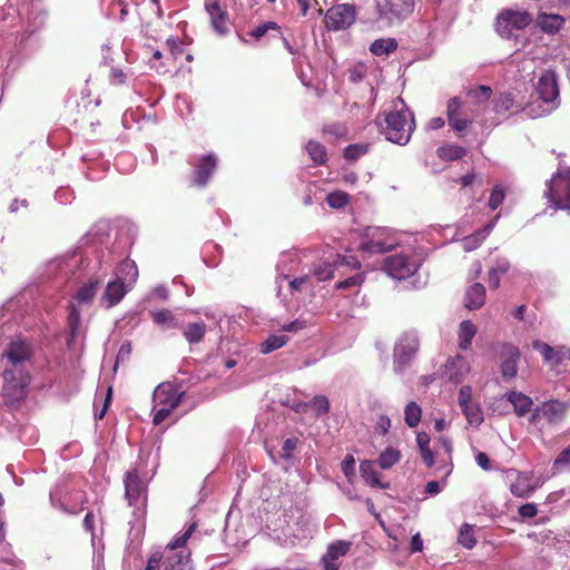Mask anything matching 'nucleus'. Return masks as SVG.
I'll return each mask as SVG.
<instances>
[{
    "label": "nucleus",
    "instance_id": "obj_10",
    "mask_svg": "<svg viewBox=\"0 0 570 570\" xmlns=\"http://www.w3.org/2000/svg\"><path fill=\"white\" fill-rule=\"evenodd\" d=\"M126 488V500L129 505L135 507L134 514L137 518L144 515L146 513L147 507V490L141 479L139 478L136 470L128 471L126 473L125 480Z\"/></svg>",
    "mask_w": 570,
    "mask_h": 570
},
{
    "label": "nucleus",
    "instance_id": "obj_26",
    "mask_svg": "<svg viewBox=\"0 0 570 570\" xmlns=\"http://www.w3.org/2000/svg\"><path fill=\"white\" fill-rule=\"evenodd\" d=\"M127 293V288L121 282V279H114L109 282L106 286L105 293L102 295V302L106 303L107 307H111L117 305L125 297Z\"/></svg>",
    "mask_w": 570,
    "mask_h": 570
},
{
    "label": "nucleus",
    "instance_id": "obj_56",
    "mask_svg": "<svg viewBox=\"0 0 570 570\" xmlns=\"http://www.w3.org/2000/svg\"><path fill=\"white\" fill-rule=\"evenodd\" d=\"M298 443L297 438H288L283 441V448L281 452V456L285 459H289L293 455V452Z\"/></svg>",
    "mask_w": 570,
    "mask_h": 570
},
{
    "label": "nucleus",
    "instance_id": "obj_35",
    "mask_svg": "<svg viewBox=\"0 0 570 570\" xmlns=\"http://www.w3.org/2000/svg\"><path fill=\"white\" fill-rule=\"evenodd\" d=\"M100 284V279H89L88 283L86 284H82L81 287L78 288L76 295H75V299L76 302L78 303H90L91 301H94L96 294H97V288Z\"/></svg>",
    "mask_w": 570,
    "mask_h": 570
},
{
    "label": "nucleus",
    "instance_id": "obj_4",
    "mask_svg": "<svg viewBox=\"0 0 570 570\" xmlns=\"http://www.w3.org/2000/svg\"><path fill=\"white\" fill-rule=\"evenodd\" d=\"M185 391H179L176 385L170 382H163L155 387L153 394V422L155 425L164 422L170 416L173 410L178 406Z\"/></svg>",
    "mask_w": 570,
    "mask_h": 570
},
{
    "label": "nucleus",
    "instance_id": "obj_47",
    "mask_svg": "<svg viewBox=\"0 0 570 570\" xmlns=\"http://www.w3.org/2000/svg\"><path fill=\"white\" fill-rule=\"evenodd\" d=\"M350 196L345 191H332L326 196V203L332 208H343L348 204Z\"/></svg>",
    "mask_w": 570,
    "mask_h": 570
},
{
    "label": "nucleus",
    "instance_id": "obj_58",
    "mask_svg": "<svg viewBox=\"0 0 570 570\" xmlns=\"http://www.w3.org/2000/svg\"><path fill=\"white\" fill-rule=\"evenodd\" d=\"M363 275L355 274L352 277L345 278L342 282L336 284V288H350V287H358V285L363 284Z\"/></svg>",
    "mask_w": 570,
    "mask_h": 570
},
{
    "label": "nucleus",
    "instance_id": "obj_27",
    "mask_svg": "<svg viewBox=\"0 0 570 570\" xmlns=\"http://www.w3.org/2000/svg\"><path fill=\"white\" fill-rule=\"evenodd\" d=\"M360 473L362 479L365 483L368 484V487L372 488H381V489H387L390 488V483H383L380 480V473L375 469V464L373 461L364 460L360 464Z\"/></svg>",
    "mask_w": 570,
    "mask_h": 570
},
{
    "label": "nucleus",
    "instance_id": "obj_38",
    "mask_svg": "<svg viewBox=\"0 0 570 570\" xmlns=\"http://www.w3.org/2000/svg\"><path fill=\"white\" fill-rule=\"evenodd\" d=\"M436 154L441 159L455 160L466 155V149L459 145H443L438 148Z\"/></svg>",
    "mask_w": 570,
    "mask_h": 570
},
{
    "label": "nucleus",
    "instance_id": "obj_11",
    "mask_svg": "<svg viewBox=\"0 0 570 570\" xmlns=\"http://www.w3.org/2000/svg\"><path fill=\"white\" fill-rule=\"evenodd\" d=\"M532 22V17L527 11H514V9H505L497 18L495 29L501 37L510 39L515 36L517 31L523 30Z\"/></svg>",
    "mask_w": 570,
    "mask_h": 570
},
{
    "label": "nucleus",
    "instance_id": "obj_55",
    "mask_svg": "<svg viewBox=\"0 0 570 570\" xmlns=\"http://www.w3.org/2000/svg\"><path fill=\"white\" fill-rule=\"evenodd\" d=\"M278 28L277 22L268 21L257 26L250 31V35L256 37V39H259V37L265 36L268 30H278Z\"/></svg>",
    "mask_w": 570,
    "mask_h": 570
},
{
    "label": "nucleus",
    "instance_id": "obj_39",
    "mask_svg": "<svg viewBox=\"0 0 570 570\" xmlns=\"http://www.w3.org/2000/svg\"><path fill=\"white\" fill-rule=\"evenodd\" d=\"M288 342V336L284 335V333H272L266 340L262 343V352L263 354H269V352L278 350L286 345Z\"/></svg>",
    "mask_w": 570,
    "mask_h": 570
},
{
    "label": "nucleus",
    "instance_id": "obj_28",
    "mask_svg": "<svg viewBox=\"0 0 570 570\" xmlns=\"http://www.w3.org/2000/svg\"><path fill=\"white\" fill-rule=\"evenodd\" d=\"M487 288L481 283H474L466 289L465 307L468 309H480L485 302Z\"/></svg>",
    "mask_w": 570,
    "mask_h": 570
},
{
    "label": "nucleus",
    "instance_id": "obj_7",
    "mask_svg": "<svg viewBox=\"0 0 570 570\" xmlns=\"http://www.w3.org/2000/svg\"><path fill=\"white\" fill-rule=\"evenodd\" d=\"M29 382V371L18 373V371H12V368H3L2 396L6 402L13 405L26 399Z\"/></svg>",
    "mask_w": 570,
    "mask_h": 570
},
{
    "label": "nucleus",
    "instance_id": "obj_36",
    "mask_svg": "<svg viewBox=\"0 0 570 570\" xmlns=\"http://www.w3.org/2000/svg\"><path fill=\"white\" fill-rule=\"evenodd\" d=\"M476 333V326L469 320H464L460 323L459 327V346L461 350H468L472 340Z\"/></svg>",
    "mask_w": 570,
    "mask_h": 570
},
{
    "label": "nucleus",
    "instance_id": "obj_31",
    "mask_svg": "<svg viewBox=\"0 0 570 570\" xmlns=\"http://www.w3.org/2000/svg\"><path fill=\"white\" fill-rule=\"evenodd\" d=\"M153 322L165 328H180L183 324L169 309H156L151 312Z\"/></svg>",
    "mask_w": 570,
    "mask_h": 570
},
{
    "label": "nucleus",
    "instance_id": "obj_59",
    "mask_svg": "<svg viewBox=\"0 0 570 570\" xmlns=\"http://www.w3.org/2000/svg\"><path fill=\"white\" fill-rule=\"evenodd\" d=\"M342 471L345 478H352L355 474V460L353 455H346L342 462Z\"/></svg>",
    "mask_w": 570,
    "mask_h": 570
},
{
    "label": "nucleus",
    "instance_id": "obj_41",
    "mask_svg": "<svg viewBox=\"0 0 570 570\" xmlns=\"http://www.w3.org/2000/svg\"><path fill=\"white\" fill-rule=\"evenodd\" d=\"M68 324H69L71 341H76V338L78 336H80L81 320H80V314H79L76 305L73 304V302L69 303Z\"/></svg>",
    "mask_w": 570,
    "mask_h": 570
},
{
    "label": "nucleus",
    "instance_id": "obj_49",
    "mask_svg": "<svg viewBox=\"0 0 570 570\" xmlns=\"http://www.w3.org/2000/svg\"><path fill=\"white\" fill-rule=\"evenodd\" d=\"M504 197H505V191L502 188V186H499V185L494 186L490 194L489 200H488L489 207L492 209L499 208L501 203L504 200Z\"/></svg>",
    "mask_w": 570,
    "mask_h": 570
},
{
    "label": "nucleus",
    "instance_id": "obj_18",
    "mask_svg": "<svg viewBox=\"0 0 570 570\" xmlns=\"http://www.w3.org/2000/svg\"><path fill=\"white\" fill-rule=\"evenodd\" d=\"M532 348L538 351L539 354H541L543 362L552 368L559 367L567 356L570 358V348H566V346L562 345L552 346L547 344V342L537 340L532 342Z\"/></svg>",
    "mask_w": 570,
    "mask_h": 570
},
{
    "label": "nucleus",
    "instance_id": "obj_13",
    "mask_svg": "<svg viewBox=\"0 0 570 570\" xmlns=\"http://www.w3.org/2000/svg\"><path fill=\"white\" fill-rule=\"evenodd\" d=\"M294 266H296L295 259L291 256H283L278 262L276 269V283L278 284V294H281V289L283 287V282L286 281L288 284V288L292 294L296 292H301L311 279V274H303L298 277H293L292 272L294 271Z\"/></svg>",
    "mask_w": 570,
    "mask_h": 570
},
{
    "label": "nucleus",
    "instance_id": "obj_16",
    "mask_svg": "<svg viewBox=\"0 0 570 570\" xmlns=\"http://www.w3.org/2000/svg\"><path fill=\"white\" fill-rule=\"evenodd\" d=\"M507 478L510 482V492L514 497L529 498L540 487V482L534 479L532 473L508 470Z\"/></svg>",
    "mask_w": 570,
    "mask_h": 570
},
{
    "label": "nucleus",
    "instance_id": "obj_52",
    "mask_svg": "<svg viewBox=\"0 0 570 570\" xmlns=\"http://www.w3.org/2000/svg\"><path fill=\"white\" fill-rule=\"evenodd\" d=\"M119 274H126L130 281H135L138 277V268L134 261H124L119 265Z\"/></svg>",
    "mask_w": 570,
    "mask_h": 570
},
{
    "label": "nucleus",
    "instance_id": "obj_54",
    "mask_svg": "<svg viewBox=\"0 0 570 570\" xmlns=\"http://www.w3.org/2000/svg\"><path fill=\"white\" fill-rule=\"evenodd\" d=\"M0 563H4L9 568L17 567V559L9 543H7V548H2V551L0 552Z\"/></svg>",
    "mask_w": 570,
    "mask_h": 570
},
{
    "label": "nucleus",
    "instance_id": "obj_20",
    "mask_svg": "<svg viewBox=\"0 0 570 570\" xmlns=\"http://www.w3.org/2000/svg\"><path fill=\"white\" fill-rule=\"evenodd\" d=\"M217 164L218 157L215 154H208L199 158L195 164L193 183L198 187L206 186Z\"/></svg>",
    "mask_w": 570,
    "mask_h": 570
},
{
    "label": "nucleus",
    "instance_id": "obj_17",
    "mask_svg": "<svg viewBox=\"0 0 570 570\" xmlns=\"http://www.w3.org/2000/svg\"><path fill=\"white\" fill-rule=\"evenodd\" d=\"M342 265H352L354 267L361 266L358 261H356L353 256L346 257L342 255H335L332 261H322L315 264L309 271V274L312 272V275L317 281H326L332 278L335 267Z\"/></svg>",
    "mask_w": 570,
    "mask_h": 570
},
{
    "label": "nucleus",
    "instance_id": "obj_21",
    "mask_svg": "<svg viewBox=\"0 0 570 570\" xmlns=\"http://www.w3.org/2000/svg\"><path fill=\"white\" fill-rule=\"evenodd\" d=\"M205 10L209 17L213 29L218 35L228 31V13L222 8L218 0H205Z\"/></svg>",
    "mask_w": 570,
    "mask_h": 570
},
{
    "label": "nucleus",
    "instance_id": "obj_3",
    "mask_svg": "<svg viewBox=\"0 0 570 570\" xmlns=\"http://www.w3.org/2000/svg\"><path fill=\"white\" fill-rule=\"evenodd\" d=\"M535 92L538 94L541 105H531L528 108V115L532 117L548 115L560 106V89L554 71H543L535 85Z\"/></svg>",
    "mask_w": 570,
    "mask_h": 570
},
{
    "label": "nucleus",
    "instance_id": "obj_51",
    "mask_svg": "<svg viewBox=\"0 0 570 570\" xmlns=\"http://www.w3.org/2000/svg\"><path fill=\"white\" fill-rule=\"evenodd\" d=\"M367 150V145H348L344 149V156L346 159L355 160L358 159L360 156L365 155Z\"/></svg>",
    "mask_w": 570,
    "mask_h": 570
},
{
    "label": "nucleus",
    "instance_id": "obj_46",
    "mask_svg": "<svg viewBox=\"0 0 570 570\" xmlns=\"http://www.w3.org/2000/svg\"><path fill=\"white\" fill-rule=\"evenodd\" d=\"M459 542L461 546L465 547V549H473L476 542L474 531L468 523L462 525L459 531Z\"/></svg>",
    "mask_w": 570,
    "mask_h": 570
},
{
    "label": "nucleus",
    "instance_id": "obj_33",
    "mask_svg": "<svg viewBox=\"0 0 570 570\" xmlns=\"http://www.w3.org/2000/svg\"><path fill=\"white\" fill-rule=\"evenodd\" d=\"M206 333V323L195 322L188 323L183 327V337L189 343H199Z\"/></svg>",
    "mask_w": 570,
    "mask_h": 570
},
{
    "label": "nucleus",
    "instance_id": "obj_61",
    "mask_svg": "<svg viewBox=\"0 0 570 570\" xmlns=\"http://www.w3.org/2000/svg\"><path fill=\"white\" fill-rule=\"evenodd\" d=\"M537 513V505L532 503L522 504L519 509V514L524 519L534 518Z\"/></svg>",
    "mask_w": 570,
    "mask_h": 570
},
{
    "label": "nucleus",
    "instance_id": "obj_60",
    "mask_svg": "<svg viewBox=\"0 0 570 570\" xmlns=\"http://www.w3.org/2000/svg\"><path fill=\"white\" fill-rule=\"evenodd\" d=\"M312 405L321 413H326L330 410V402L325 395H315V397L312 399Z\"/></svg>",
    "mask_w": 570,
    "mask_h": 570
},
{
    "label": "nucleus",
    "instance_id": "obj_30",
    "mask_svg": "<svg viewBox=\"0 0 570 570\" xmlns=\"http://www.w3.org/2000/svg\"><path fill=\"white\" fill-rule=\"evenodd\" d=\"M537 22L542 31L554 35V32L560 31L563 26L564 18L559 16V13H540Z\"/></svg>",
    "mask_w": 570,
    "mask_h": 570
},
{
    "label": "nucleus",
    "instance_id": "obj_19",
    "mask_svg": "<svg viewBox=\"0 0 570 570\" xmlns=\"http://www.w3.org/2000/svg\"><path fill=\"white\" fill-rule=\"evenodd\" d=\"M385 269L392 278L405 279L416 272L417 264L403 255L390 256L385 259Z\"/></svg>",
    "mask_w": 570,
    "mask_h": 570
},
{
    "label": "nucleus",
    "instance_id": "obj_9",
    "mask_svg": "<svg viewBox=\"0 0 570 570\" xmlns=\"http://www.w3.org/2000/svg\"><path fill=\"white\" fill-rule=\"evenodd\" d=\"M397 245V239L392 230L380 228V226H370L365 230V239L360 244V248L366 253H386Z\"/></svg>",
    "mask_w": 570,
    "mask_h": 570
},
{
    "label": "nucleus",
    "instance_id": "obj_63",
    "mask_svg": "<svg viewBox=\"0 0 570 570\" xmlns=\"http://www.w3.org/2000/svg\"><path fill=\"white\" fill-rule=\"evenodd\" d=\"M476 464L481 466L482 470L489 471L491 470L490 460L485 452H479L475 456Z\"/></svg>",
    "mask_w": 570,
    "mask_h": 570
},
{
    "label": "nucleus",
    "instance_id": "obj_1",
    "mask_svg": "<svg viewBox=\"0 0 570 570\" xmlns=\"http://www.w3.org/2000/svg\"><path fill=\"white\" fill-rule=\"evenodd\" d=\"M376 122L389 141L401 146L409 142L416 126L412 110L401 97L391 101L383 114L377 116Z\"/></svg>",
    "mask_w": 570,
    "mask_h": 570
},
{
    "label": "nucleus",
    "instance_id": "obj_25",
    "mask_svg": "<svg viewBox=\"0 0 570 570\" xmlns=\"http://www.w3.org/2000/svg\"><path fill=\"white\" fill-rule=\"evenodd\" d=\"M507 400L513 405L514 413L519 417L525 416L529 412H533V399L529 397L527 394L520 393V391H510L507 394Z\"/></svg>",
    "mask_w": 570,
    "mask_h": 570
},
{
    "label": "nucleus",
    "instance_id": "obj_23",
    "mask_svg": "<svg viewBox=\"0 0 570 570\" xmlns=\"http://www.w3.org/2000/svg\"><path fill=\"white\" fill-rule=\"evenodd\" d=\"M352 543L346 540H337L327 547L326 553L322 558L325 570H340V558L348 553Z\"/></svg>",
    "mask_w": 570,
    "mask_h": 570
},
{
    "label": "nucleus",
    "instance_id": "obj_43",
    "mask_svg": "<svg viewBox=\"0 0 570 570\" xmlns=\"http://www.w3.org/2000/svg\"><path fill=\"white\" fill-rule=\"evenodd\" d=\"M422 417V407L416 402H410L406 404L404 410V420L406 425L416 426L419 425Z\"/></svg>",
    "mask_w": 570,
    "mask_h": 570
},
{
    "label": "nucleus",
    "instance_id": "obj_2",
    "mask_svg": "<svg viewBox=\"0 0 570 570\" xmlns=\"http://www.w3.org/2000/svg\"><path fill=\"white\" fill-rule=\"evenodd\" d=\"M197 523H190L183 535L149 556L144 570H191L190 552L185 549L187 540L196 531Z\"/></svg>",
    "mask_w": 570,
    "mask_h": 570
},
{
    "label": "nucleus",
    "instance_id": "obj_44",
    "mask_svg": "<svg viewBox=\"0 0 570 570\" xmlns=\"http://www.w3.org/2000/svg\"><path fill=\"white\" fill-rule=\"evenodd\" d=\"M552 469L554 472L570 471V444L554 458Z\"/></svg>",
    "mask_w": 570,
    "mask_h": 570
},
{
    "label": "nucleus",
    "instance_id": "obj_48",
    "mask_svg": "<svg viewBox=\"0 0 570 570\" xmlns=\"http://www.w3.org/2000/svg\"><path fill=\"white\" fill-rule=\"evenodd\" d=\"M492 88L487 85H479V87L468 89V97L474 98L476 101H488L492 95Z\"/></svg>",
    "mask_w": 570,
    "mask_h": 570
},
{
    "label": "nucleus",
    "instance_id": "obj_29",
    "mask_svg": "<svg viewBox=\"0 0 570 570\" xmlns=\"http://www.w3.org/2000/svg\"><path fill=\"white\" fill-rule=\"evenodd\" d=\"M510 262L507 257H498L488 272V284L491 288H499L501 276L510 269Z\"/></svg>",
    "mask_w": 570,
    "mask_h": 570
},
{
    "label": "nucleus",
    "instance_id": "obj_5",
    "mask_svg": "<svg viewBox=\"0 0 570 570\" xmlns=\"http://www.w3.org/2000/svg\"><path fill=\"white\" fill-rule=\"evenodd\" d=\"M569 404L560 400H548L534 407L530 414L529 422L535 430L542 431L548 425H556L562 422L568 412Z\"/></svg>",
    "mask_w": 570,
    "mask_h": 570
},
{
    "label": "nucleus",
    "instance_id": "obj_15",
    "mask_svg": "<svg viewBox=\"0 0 570 570\" xmlns=\"http://www.w3.org/2000/svg\"><path fill=\"white\" fill-rule=\"evenodd\" d=\"M356 12L353 4L341 3L330 8L325 13V26L328 30H344L355 21Z\"/></svg>",
    "mask_w": 570,
    "mask_h": 570
},
{
    "label": "nucleus",
    "instance_id": "obj_62",
    "mask_svg": "<svg viewBox=\"0 0 570 570\" xmlns=\"http://www.w3.org/2000/svg\"><path fill=\"white\" fill-rule=\"evenodd\" d=\"M423 549V539L420 534V532H417L415 535L412 537L411 539V542H410V552L411 553H416V551H422Z\"/></svg>",
    "mask_w": 570,
    "mask_h": 570
},
{
    "label": "nucleus",
    "instance_id": "obj_34",
    "mask_svg": "<svg viewBox=\"0 0 570 570\" xmlns=\"http://www.w3.org/2000/svg\"><path fill=\"white\" fill-rule=\"evenodd\" d=\"M493 224L485 226L484 229L478 230L472 235H468V237L463 238L461 242V247L464 252H473V249L480 247L483 239L490 234Z\"/></svg>",
    "mask_w": 570,
    "mask_h": 570
},
{
    "label": "nucleus",
    "instance_id": "obj_32",
    "mask_svg": "<svg viewBox=\"0 0 570 570\" xmlns=\"http://www.w3.org/2000/svg\"><path fill=\"white\" fill-rule=\"evenodd\" d=\"M446 368L449 372V377L452 381H461L462 376L469 372V363L466 358L462 357V355H458L455 358L449 360L446 363Z\"/></svg>",
    "mask_w": 570,
    "mask_h": 570
},
{
    "label": "nucleus",
    "instance_id": "obj_53",
    "mask_svg": "<svg viewBox=\"0 0 570 570\" xmlns=\"http://www.w3.org/2000/svg\"><path fill=\"white\" fill-rule=\"evenodd\" d=\"M473 396V390L469 385L461 386L459 391V406L461 411L465 410L466 405L470 404Z\"/></svg>",
    "mask_w": 570,
    "mask_h": 570
},
{
    "label": "nucleus",
    "instance_id": "obj_45",
    "mask_svg": "<svg viewBox=\"0 0 570 570\" xmlns=\"http://www.w3.org/2000/svg\"><path fill=\"white\" fill-rule=\"evenodd\" d=\"M463 413L471 425L478 426L483 421L482 411L479 404L473 403L472 400L470 401L469 405L465 407Z\"/></svg>",
    "mask_w": 570,
    "mask_h": 570
},
{
    "label": "nucleus",
    "instance_id": "obj_57",
    "mask_svg": "<svg viewBox=\"0 0 570 570\" xmlns=\"http://www.w3.org/2000/svg\"><path fill=\"white\" fill-rule=\"evenodd\" d=\"M366 75V66L364 65H355L348 70V80L357 83L364 79Z\"/></svg>",
    "mask_w": 570,
    "mask_h": 570
},
{
    "label": "nucleus",
    "instance_id": "obj_50",
    "mask_svg": "<svg viewBox=\"0 0 570 570\" xmlns=\"http://www.w3.org/2000/svg\"><path fill=\"white\" fill-rule=\"evenodd\" d=\"M514 106L513 96L511 94H503L499 98L495 99L494 110L495 111H509L512 110Z\"/></svg>",
    "mask_w": 570,
    "mask_h": 570
},
{
    "label": "nucleus",
    "instance_id": "obj_8",
    "mask_svg": "<svg viewBox=\"0 0 570 570\" xmlns=\"http://www.w3.org/2000/svg\"><path fill=\"white\" fill-rule=\"evenodd\" d=\"M420 346L416 332H405L399 337L393 352V367L396 373L407 368Z\"/></svg>",
    "mask_w": 570,
    "mask_h": 570
},
{
    "label": "nucleus",
    "instance_id": "obj_24",
    "mask_svg": "<svg viewBox=\"0 0 570 570\" xmlns=\"http://www.w3.org/2000/svg\"><path fill=\"white\" fill-rule=\"evenodd\" d=\"M520 351L514 345H505L502 351L501 374L505 379L515 377L520 361Z\"/></svg>",
    "mask_w": 570,
    "mask_h": 570
},
{
    "label": "nucleus",
    "instance_id": "obj_12",
    "mask_svg": "<svg viewBox=\"0 0 570 570\" xmlns=\"http://www.w3.org/2000/svg\"><path fill=\"white\" fill-rule=\"evenodd\" d=\"M414 0H379V20L386 26L403 21L414 10Z\"/></svg>",
    "mask_w": 570,
    "mask_h": 570
},
{
    "label": "nucleus",
    "instance_id": "obj_14",
    "mask_svg": "<svg viewBox=\"0 0 570 570\" xmlns=\"http://www.w3.org/2000/svg\"><path fill=\"white\" fill-rule=\"evenodd\" d=\"M30 357L31 348L26 341H12L2 353L4 368L17 370L18 373H21V370H28L27 363Z\"/></svg>",
    "mask_w": 570,
    "mask_h": 570
},
{
    "label": "nucleus",
    "instance_id": "obj_6",
    "mask_svg": "<svg viewBox=\"0 0 570 570\" xmlns=\"http://www.w3.org/2000/svg\"><path fill=\"white\" fill-rule=\"evenodd\" d=\"M554 209H570V169L559 168L548 181L546 191Z\"/></svg>",
    "mask_w": 570,
    "mask_h": 570
},
{
    "label": "nucleus",
    "instance_id": "obj_42",
    "mask_svg": "<svg viewBox=\"0 0 570 570\" xmlns=\"http://www.w3.org/2000/svg\"><path fill=\"white\" fill-rule=\"evenodd\" d=\"M401 459V453L397 449L389 446L379 454V464L383 470H390Z\"/></svg>",
    "mask_w": 570,
    "mask_h": 570
},
{
    "label": "nucleus",
    "instance_id": "obj_64",
    "mask_svg": "<svg viewBox=\"0 0 570 570\" xmlns=\"http://www.w3.org/2000/svg\"><path fill=\"white\" fill-rule=\"evenodd\" d=\"M416 442L419 444V451L420 453L423 452L424 449L430 445V438L428 433H424V431H421L419 434H416Z\"/></svg>",
    "mask_w": 570,
    "mask_h": 570
},
{
    "label": "nucleus",
    "instance_id": "obj_37",
    "mask_svg": "<svg viewBox=\"0 0 570 570\" xmlns=\"http://www.w3.org/2000/svg\"><path fill=\"white\" fill-rule=\"evenodd\" d=\"M305 150L315 164L323 165L327 159L326 147L318 141L309 140L305 144Z\"/></svg>",
    "mask_w": 570,
    "mask_h": 570
},
{
    "label": "nucleus",
    "instance_id": "obj_40",
    "mask_svg": "<svg viewBox=\"0 0 570 570\" xmlns=\"http://www.w3.org/2000/svg\"><path fill=\"white\" fill-rule=\"evenodd\" d=\"M397 41L393 38L376 39L371 43V52L374 55H389L396 50Z\"/></svg>",
    "mask_w": 570,
    "mask_h": 570
},
{
    "label": "nucleus",
    "instance_id": "obj_22",
    "mask_svg": "<svg viewBox=\"0 0 570 570\" xmlns=\"http://www.w3.org/2000/svg\"><path fill=\"white\" fill-rule=\"evenodd\" d=\"M463 108V100L460 97H452L449 99L446 104V118L449 120V125L455 132L462 134L463 130H466L468 126L472 120L462 118L460 116Z\"/></svg>",
    "mask_w": 570,
    "mask_h": 570
}]
</instances>
